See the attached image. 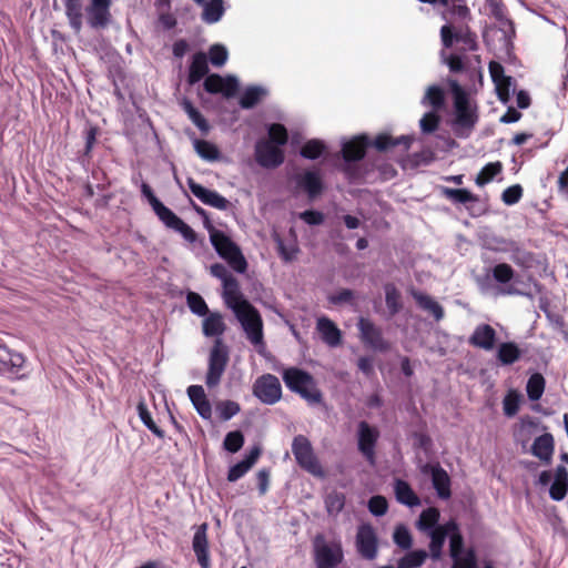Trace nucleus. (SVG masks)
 <instances>
[{
	"label": "nucleus",
	"mask_w": 568,
	"mask_h": 568,
	"mask_svg": "<svg viewBox=\"0 0 568 568\" xmlns=\"http://www.w3.org/2000/svg\"><path fill=\"white\" fill-rule=\"evenodd\" d=\"M244 445V435L240 430H233L226 434L223 447L225 450L234 454L237 453Z\"/></svg>",
	"instance_id": "51"
},
{
	"label": "nucleus",
	"mask_w": 568,
	"mask_h": 568,
	"mask_svg": "<svg viewBox=\"0 0 568 568\" xmlns=\"http://www.w3.org/2000/svg\"><path fill=\"white\" fill-rule=\"evenodd\" d=\"M268 91L261 85H248L242 93L239 104L242 109L248 110L257 105L266 95Z\"/></svg>",
	"instance_id": "31"
},
{
	"label": "nucleus",
	"mask_w": 568,
	"mask_h": 568,
	"mask_svg": "<svg viewBox=\"0 0 568 568\" xmlns=\"http://www.w3.org/2000/svg\"><path fill=\"white\" fill-rule=\"evenodd\" d=\"M357 328L361 342L366 347L382 353L390 348L389 342L384 338L383 329L369 318L359 317Z\"/></svg>",
	"instance_id": "10"
},
{
	"label": "nucleus",
	"mask_w": 568,
	"mask_h": 568,
	"mask_svg": "<svg viewBox=\"0 0 568 568\" xmlns=\"http://www.w3.org/2000/svg\"><path fill=\"white\" fill-rule=\"evenodd\" d=\"M186 304L191 312L199 316H205L210 312L206 302L199 293L189 292L186 295Z\"/></svg>",
	"instance_id": "48"
},
{
	"label": "nucleus",
	"mask_w": 568,
	"mask_h": 568,
	"mask_svg": "<svg viewBox=\"0 0 568 568\" xmlns=\"http://www.w3.org/2000/svg\"><path fill=\"white\" fill-rule=\"evenodd\" d=\"M26 363L23 354L10 349L0 338V374L19 376Z\"/></svg>",
	"instance_id": "16"
},
{
	"label": "nucleus",
	"mask_w": 568,
	"mask_h": 568,
	"mask_svg": "<svg viewBox=\"0 0 568 568\" xmlns=\"http://www.w3.org/2000/svg\"><path fill=\"white\" fill-rule=\"evenodd\" d=\"M426 558L427 552L425 550H414L403 556L397 565L398 568H417L424 564Z\"/></svg>",
	"instance_id": "47"
},
{
	"label": "nucleus",
	"mask_w": 568,
	"mask_h": 568,
	"mask_svg": "<svg viewBox=\"0 0 568 568\" xmlns=\"http://www.w3.org/2000/svg\"><path fill=\"white\" fill-rule=\"evenodd\" d=\"M453 530H457V523L455 520H449L430 531L429 550L433 558L437 559L440 557L445 539Z\"/></svg>",
	"instance_id": "23"
},
{
	"label": "nucleus",
	"mask_w": 568,
	"mask_h": 568,
	"mask_svg": "<svg viewBox=\"0 0 568 568\" xmlns=\"http://www.w3.org/2000/svg\"><path fill=\"white\" fill-rule=\"evenodd\" d=\"M496 356L503 365H511L520 358L521 351L516 343L505 342L498 346Z\"/></svg>",
	"instance_id": "35"
},
{
	"label": "nucleus",
	"mask_w": 568,
	"mask_h": 568,
	"mask_svg": "<svg viewBox=\"0 0 568 568\" xmlns=\"http://www.w3.org/2000/svg\"><path fill=\"white\" fill-rule=\"evenodd\" d=\"M229 58L227 49L223 44H213L209 49V59L214 67H223Z\"/></svg>",
	"instance_id": "52"
},
{
	"label": "nucleus",
	"mask_w": 568,
	"mask_h": 568,
	"mask_svg": "<svg viewBox=\"0 0 568 568\" xmlns=\"http://www.w3.org/2000/svg\"><path fill=\"white\" fill-rule=\"evenodd\" d=\"M439 510L435 507H429L420 513L417 526L420 530H433L437 527L436 525L439 520Z\"/></svg>",
	"instance_id": "45"
},
{
	"label": "nucleus",
	"mask_w": 568,
	"mask_h": 568,
	"mask_svg": "<svg viewBox=\"0 0 568 568\" xmlns=\"http://www.w3.org/2000/svg\"><path fill=\"white\" fill-rule=\"evenodd\" d=\"M530 452L542 464L549 465L552 460V455L555 452L554 436L550 433H545L536 437L531 445Z\"/></svg>",
	"instance_id": "22"
},
{
	"label": "nucleus",
	"mask_w": 568,
	"mask_h": 568,
	"mask_svg": "<svg viewBox=\"0 0 568 568\" xmlns=\"http://www.w3.org/2000/svg\"><path fill=\"white\" fill-rule=\"evenodd\" d=\"M187 185L194 196L202 203L210 205L214 209L225 211L230 207L231 203L227 199L213 190H209L203 185L195 182L192 178L187 179Z\"/></svg>",
	"instance_id": "18"
},
{
	"label": "nucleus",
	"mask_w": 568,
	"mask_h": 568,
	"mask_svg": "<svg viewBox=\"0 0 568 568\" xmlns=\"http://www.w3.org/2000/svg\"><path fill=\"white\" fill-rule=\"evenodd\" d=\"M413 142L414 138L412 135L393 138L387 133H381L376 135L374 141H371L368 135L361 134L345 142L341 152L344 161L351 163L364 159L369 146H374L377 151L384 152L397 145H402L403 152H407Z\"/></svg>",
	"instance_id": "2"
},
{
	"label": "nucleus",
	"mask_w": 568,
	"mask_h": 568,
	"mask_svg": "<svg viewBox=\"0 0 568 568\" xmlns=\"http://www.w3.org/2000/svg\"><path fill=\"white\" fill-rule=\"evenodd\" d=\"M388 504L384 496L376 495L371 497V499L368 500V510L374 516H383L386 514Z\"/></svg>",
	"instance_id": "61"
},
{
	"label": "nucleus",
	"mask_w": 568,
	"mask_h": 568,
	"mask_svg": "<svg viewBox=\"0 0 568 568\" xmlns=\"http://www.w3.org/2000/svg\"><path fill=\"white\" fill-rule=\"evenodd\" d=\"M203 4L202 20L209 24L219 22L225 11L223 0H209Z\"/></svg>",
	"instance_id": "36"
},
{
	"label": "nucleus",
	"mask_w": 568,
	"mask_h": 568,
	"mask_svg": "<svg viewBox=\"0 0 568 568\" xmlns=\"http://www.w3.org/2000/svg\"><path fill=\"white\" fill-rule=\"evenodd\" d=\"M520 396L515 390H510L503 400V408L506 416H515L519 410Z\"/></svg>",
	"instance_id": "54"
},
{
	"label": "nucleus",
	"mask_w": 568,
	"mask_h": 568,
	"mask_svg": "<svg viewBox=\"0 0 568 568\" xmlns=\"http://www.w3.org/2000/svg\"><path fill=\"white\" fill-rule=\"evenodd\" d=\"M440 193L444 197L456 204H467L478 201V196L466 189H452L442 186Z\"/></svg>",
	"instance_id": "34"
},
{
	"label": "nucleus",
	"mask_w": 568,
	"mask_h": 568,
	"mask_svg": "<svg viewBox=\"0 0 568 568\" xmlns=\"http://www.w3.org/2000/svg\"><path fill=\"white\" fill-rule=\"evenodd\" d=\"M292 453L301 468L312 475H322V467L314 454L311 442L303 435L294 437Z\"/></svg>",
	"instance_id": "8"
},
{
	"label": "nucleus",
	"mask_w": 568,
	"mask_h": 568,
	"mask_svg": "<svg viewBox=\"0 0 568 568\" xmlns=\"http://www.w3.org/2000/svg\"><path fill=\"white\" fill-rule=\"evenodd\" d=\"M203 88L207 93L219 94L224 98H233L239 91V81L234 75H221L217 73L209 74L204 82Z\"/></svg>",
	"instance_id": "14"
},
{
	"label": "nucleus",
	"mask_w": 568,
	"mask_h": 568,
	"mask_svg": "<svg viewBox=\"0 0 568 568\" xmlns=\"http://www.w3.org/2000/svg\"><path fill=\"white\" fill-rule=\"evenodd\" d=\"M450 534L449 548L452 558L459 559L464 547V538L459 532V529L453 530Z\"/></svg>",
	"instance_id": "60"
},
{
	"label": "nucleus",
	"mask_w": 568,
	"mask_h": 568,
	"mask_svg": "<svg viewBox=\"0 0 568 568\" xmlns=\"http://www.w3.org/2000/svg\"><path fill=\"white\" fill-rule=\"evenodd\" d=\"M253 395L265 405H274L282 398L280 379L270 373L256 378L252 387Z\"/></svg>",
	"instance_id": "9"
},
{
	"label": "nucleus",
	"mask_w": 568,
	"mask_h": 568,
	"mask_svg": "<svg viewBox=\"0 0 568 568\" xmlns=\"http://www.w3.org/2000/svg\"><path fill=\"white\" fill-rule=\"evenodd\" d=\"M223 288L224 301L234 312L236 307L243 302H248L247 300L243 298L242 293L240 292L237 280L235 277L227 280V282L223 284Z\"/></svg>",
	"instance_id": "32"
},
{
	"label": "nucleus",
	"mask_w": 568,
	"mask_h": 568,
	"mask_svg": "<svg viewBox=\"0 0 568 568\" xmlns=\"http://www.w3.org/2000/svg\"><path fill=\"white\" fill-rule=\"evenodd\" d=\"M523 186L520 184H514L508 186L501 193V200L506 205H514L523 197Z\"/></svg>",
	"instance_id": "57"
},
{
	"label": "nucleus",
	"mask_w": 568,
	"mask_h": 568,
	"mask_svg": "<svg viewBox=\"0 0 568 568\" xmlns=\"http://www.w3.org/2000/svg\"><path fill=\"white\" fill-rule=\"evenodd\" d=\"M345 495L343 493L333 490L325 497V508L328 515H338L345 506Z\"/></svg>",
	"instance_id": "42"
},
{
	"label": "nucleus",
	"mask_w": 568,
	"mask_h": 568,
	"mask_svg": "<svg viewBox=\"0 0 568 568\" xmlns=\"http://www.w3.org/2000/svg\"><path fill=\"white\" fill-rule=\"evenodd\" d=\"M226 331L223 316L219 312H209L202 323V332L206 337H217L209 354V365L205 376V384L209 388L216 387L230 361L229 347L224 344L222 336Z\"/></svg>",
	"instance_id": "1"
},
{
	"label": "nucleus",
	"mask_w": 568,
	"mask_h": 568,
	"mask_svg": "<svg viewBox=\"0 0 568 568\" xmlns=\"http://www.w3.org/2000/svg\"><path fill=\"white\" fill-rule=\"evenodd\" d=\"M501 170L503 164L499 161L487 163L477 174L475 180L476 184L483 186L489 183L496 175L501 172Z\"/></svg>",
	"instance_id": "41"
},
{
	"label": "nucleus",
	"mask_w": 568,
	"mask_h": 568,
	"mask_svg": "<svg viewBox=\"0 0 568 568\" xmlns=\"http://www.w3.org/2000/svg\"><path fill=\"white\" fill-rule=\"evenodd\" d=\"M296 186L303 190L308 199L314 200L320 196L324 190V183L320 172L307 170L295 176Z\"/></svg>",
	"instance_id": "20"
},
{
	"label": "nucleus",
	"mask_w": 568,
	"mask_h": 568,
	"mask_svg": "<svg viewBox=\"0 0 568 568\" xmlns=\"http://www.w3.org/2000/svg\"><path fill=\"white\" fill-rule=\"evenodd\" d=\"M64 4L65 16L71 29L75 33L82 30V1L81 0H62Z\"/></svg>",
	"instance_id": "29"
},
{
	"label": "nucleus",
	"mask_w": 568,
	"mask_h": 568,
	"mask_svg": "<svg viewBox=\"0 0 568 568\" xmlns=\"http://www.w3.org/2000/svg\"><path fill=\"white\" fill-rule=\"evenodd\" d=\"M396 499L406 506L414 507L419 505V498L405 480L398 479L395 483Z\"/></svg>",
	"instance_id": "33"
},
{
	"label": "nucleus",
	"mask_w": 568,
	"mask_h": 568,
	"mask_svg": "<svg viewBox=\"0 0 568 568\" xmlns=\"http://www.w3.org/2000/svg\"><path fill=\"white\" fill-rule=\"evenodd\" d=\"M452 568H477L475 551L469 549L464 558L455 559Z\"/></svg>",
	"instance_id": "64"
},
{
	"label": "nucleus",
	"mask_w": 568,
	"mask_h": 568,
	"mask_svg": "<svg viewBox=\"0 0 568 568\" xmlns=\"http://www.w3.org/2000/svg\"><path fill=\"white\" fill-rule=\"evenodd\" d=\"M450 90L455 113L453 130L456 136L466 139L471 134L478 122L477 106L470 104L469 94L456 80L450 81Z\"/></svg>",
	"instance_id": "3"
},
{
	"label": "nucleus",
	"mask_w": 568,
	"mask_h": 568,
	"mask_svg": "<svg viewBox=\"0 0 568 568\" xmlns=\"http://www.w3.org/2000/svg\"><path fill=\"white\" fill-rule=\"evenodd\" d=\"M356 548L363 558L367 560H373L376 558L378 541L376 532L371 525L364 524L358 527L356 534Z\"/></svg>",
	"instance_id": "15"
},
{
	"label": "nucleus",
	"mask_w": 568,
	"mask_h": 568,
	"mask_svg": "<svg viewBox=\"0 0 568 568\" xmlns=\"http://www.w3.org/2000/svg\"><path fill=\"white\" fill-rule=\"evenodd\" d=\"M496 88V93L498 99L503 103H507L510 99V87L513 84V78L509 75H506L505 78H501V80H498L494 83Z\"/></svg>",
	"instance_id": "58"
},
{
	"label": "nucleus",
	"mask_w": 568,
	"mask_h": 568,
	"mask_svg": "<svg viewBox=\"0 0 568 568\" xmlns=\"http://www.w3.org/2000/svg\"><path fill=\"white\" fill-rule=\"evenodd\" d=\"M316 329L318 331L322 341L331 347H336L342 343V332L337 325L328 317H321L317 320Z\"/></svg>",
	"instance_id": "25"
},
{
	"label": "nucleus",
	"mask_w": 568,
	"mask_h": 568,
	"mask_svg": "<svg viewBox=\"0 0 568 568\" xmlns=\"http://www.w3.org/2000/svg\"><path fill=\"white\" fill-rule=\"evenodd\" d=\"M491 272L494 280L500 284L509 283L515 276V271L507 263L495 265Z\"/></svg>",
	"instance_id": "53"
},
{
	"label": "nucleus",
	"mask_w": 568,
	"mask_h": 568,
	"mask_svg": "<svg viewBox=\"0 0 568 568\" xmlns=\"http://www.w3.org/2000/svg\"><path fill=\"white\" fill-rule=\"evenodd\" d=\"M568 491V483L560 481L559 479H555L550 486L549 495L554 500H562Z\"/></svg>",
	"instance_id": "63"
},
{
	"label": "nucleus",
	"mask_w": 568,
	"mask_h": 568,
	"mask_svg": "<svg viewBox=\"0 0 568 568\" xmlns=\"http://www.w3.org/2000/svg\"><path fill=\"white\" fill-rule=\"evenodd\" d=\"M268 139L266 141H272L275 145L280 148L284 146L288 141V133L286 128L281 123H272L268 126Z\"/></svg>",
	"instance_id": "50"
},
{
	"label": "nucleus",
	"mask_w": 568,
	"mask_h": 568,
	"mask_svg": "<svg viewBox=\"0 0 568 568\" xmlns=\"http://www.w3.org/2000/svg\"><path fill=\"white\" fill-rule=\"evenodd\" d=\"M497 341V333L489 324H479L470 335L468 343L477 348L491 351Z\"/></svg>",
	"instance_id": "21"
},
{
	"label": "nucleus",
	"mask_w": 568,
	"mask_h": 568,
	"mask_svg": "<svg viewBox=\"0 0 568 568\" xmlns=\"http://www.w3.org/2000/svg\"><path fill=\"white\" fill-rule=\"evenodd\" d=\"M545 378L540 373L532 374L527 382L526 392L530 400H538L541 398L545 390Z\"/></svg>",
	"instance_id": "39"
},
{
	"label": "nucleus",
	"mask_w": 568,
	"mask_h": 568,
	"mask_svg": "<svg viewBox=\"0 0 568 568\" xmlns=\"http://www.w3.org/2000/svg\"><path fill=\"white\" fill-rule=\"evenodd\" d=\"M379 438V432L376 427L371 426L367 422L362 420L358 423L357 430V447L359 453L365 459L374 465L376 460V444Z\"/></svg>",
	"instance_id": "13"
},
{
	"label": "nucleus",
	"mask_w": 568,
	"mask_h": 568,
	"mask_svg": "<svg viewBox=\"0 0 568 568\" xmlns=\"http://www.w3.org/2000/svg\"><path fill=\"white\" fill-rule=\"evenodd\" d=\"M282 378L291 392L300 395L310 405L323 404V393L308 372L297 367H288L283 371Z\"/></svg>",
	"instance_id": "4"
},
{
	"label": "nucleus",
	"mask_w": 568,
	"mask_h": 568,
	"mask_svg": "<svg viewBox=\"0 0 568 568\" xmlns=\"http://www.w3.org/2000/svg\"><path fill=\"white\" fill-rule=\"evenodd\" d=\"M417 304L425 311L429 312L436 321H440L444 317V308L442 305L433 300L430 296L425 294H415L414 295Z\"/></svg>",
	"instance_id": "38"
},
{
	"label": "nucleus",
	"mask_w": 568,
	"mask_h": 568,
	"mask_svg": "<svg viewBox=\"0 0 568 568\" xmlns=\"http://www.w3.org/2000/svg\"><path fill=\"white\" fill-rule=\"evenodd\" d=\"M112 0H90L87 8L88 23L93 29H104L111 21Z\"/></svg>",
	"instance_id": "17"
},
{
	"label": "nucleus",
	"mask_w": 568,
	"mask_h": 568,
	"mask_svg": "<svg viewBox=\"0 0 568 568\" xmlns=\"http://www.w3.org/2000/svg\"><path fill=\"white\" fill-rule=\"evenodd\" d=\"M182 109L187 114L189 119L193 122V124L204 134H206L210 130V124L203 114L193 105V103L184 99L181 103Z\"/></svg>",
	"instance_id": "37"
},
{
	"label": "nucleus",
	"mask_w": 568,
	"mask_h": 568,
	"mask_svg": "<svg viewBox=\"0 0 568 568\" xmlns=\"http://www.w3.org/2000/svg\"><path fill=\"white\" fill-rule=\"evenodd\" d=\"M241 410L240 404L234 400L219 403L217 412L222 420H229Z\"/></svg>",
	"instance_id": "55"
},
{
	"label": "nucleus",
	"mask_w": 568,
	"mask_h": 568,
	"mask_svg": "<svg viewBox=\"0 0 568 568\" xmlns=\"http://www.w3.org/2000/svg\"><path fill=\"white\" fill-rule=\"evenodd\" d=\"M141 192L143 196L148 200L149 204L152 206L159 220L170 210L155 196L151 186L148 183L143 182L141 184Z\"/></svg>",
	"instance_id": "43"
},
{
	"label": "nucleus",
	"mask_w": 568,
	"mask_h": 568,
	"mask_svg": "<svg viewBox=\"0 0 568 568\" xmlns=\"http://www.w3.org/2000/svg\"><path fill=\"white\" fill-rule=\"evenodd\" d=\"M326 150V145L322 140L312 139L305 142L301 148L300 154L308 160L318 159Z\"/></svg>",
	"instance_id": "40"
},
{
	"label": "nucleus",
	"mask_w": 568,
	"mask_h": 568,
	"mask_svg": "<svg viewBox=\"0 0 568 568\" xmlns=\"http://www.w3.org/2000/svg\"><path fill=\"white\" fill-rule=\"evenodd\" d=\"M440 40L445 49H452L455 43H462L464 52L478 49L477 36L467 24H444L440 28Z\"/></svg>",
	"instance_id": "6"
},
{
	"label": "nucleus",
	"mask_w": 568,
	"mask_h": 568,
	"mask_svg": "<svg viewBox=\"0 0 568 568\" xmlns=\"http://www.w3.org/2000/svg\"><path fill=\"white\" fill-rule=\"evenodd\" d=\"M186 392L197 414L204 419H210L212 417V405L204 388L201 385H191Z\"/></svg>",
	"instance_id": "24"
},
{
	"label": "nucleus",
	"mask_w": 568,
	"mask_h": 568,
	"mask_svg": "<svg viewBox=\"0 0 568 568\" xmlns=\"http://www.w3.org/2000/svg\"><path fill=\"white\" fill-rule=\"evenodd\" d=\"M432 481L439 498L448 499L452 496L450 478L447 471L443 469L440 466H436L433 468Z\"/></svg>",
	"instance_id": "30"
},
{
	"label": "nucleus",
	"mask_w": 568,
	"mask_h": 568,
	"mask_svg": "<svg viewBox=\"0 0 568 568\" xmlns=\"http://www.w3.org/2000/svg\"><path fill=\"white\" fill-rule=\"evenodd\" d=\"M254 159L262 168L275 169L284 163L285 154L282 148L275 145L272 141L260 139L255 143Z\"/></svg>",
	"instance_id": "12"
},
{
	"label": "nucleus",
	"mask_w": 568,
	"mask_h": 568,
	"mask_svg": "<svg viewBox=\"0 0 568 568\" xmlns=\"http://www.w3.org/2000/svg\"><path fill=\"white\" fill-rule=\"evenodd\" d=\"M394 542L402 549L412 547V535L405 526H397L394 531Z\"/></svg>",
	"instance_id": "59"
},
{
	"label": "nucleus",
	"mask_w": 568,
	"mask_h": 568,
	"mask_svg": "<svg viewBox=\"0 0 568 568\" xmlns=\"http://www.w3.org/2000/svg\"><path fill=\"white\" fill-rule=\"evenodd\" d=\"M210 241L217 252L230 266L239 272L246 271L247 263L240 247L223 231L216 230L213 225L209 226Z\"/></svg>",
	"instance_id": "5"
},
{
	"label": "nucleus",
	"mask_w": 568,
	"mask_h": 568,
	"mask_svg": "<svg viewBox=\"0 0 568 568\" xmlns=\"http://www.w3.org/2000/svg\"><path fill=\"white\" fill-rule=\"evenodd\" d=\"M427 102L435 111H439L445 104V92L438 85H430L425 94L424 103Z\"/></svg>",
	"instance_id": "46"
},
{
	"label": "nucleus",
	"mask_w": 568,
	"mask_h": 568,
	"mask_svg": "<svg viewBox=\"0 0 568 568\" xmlns=\"http://www.w3.org/2000/svg\"><path fill=\"white\" fill-rule=\"evenodd\" d=\"M207 524L200 525L193 536L192 547L201 568H211V559L209 552Z\"/></svg>",
	"instance_id": "19"
},
{
	"label": "nucleus",
	"mask_w": 568,
	"mask_h": 568,
	"mask_svg": "<svg viewBox=\"0 0 568 568\" xmlns=\"http://www.w3.org/2000/svg\"><path fill=\"white\" fill-rule=\"evenodd\" d=\"M197 154L207 161H215L220 156L219 149L213 143L205 140H196L194 142Z\"/></svg>",
	"instance_id": "49"
},
{
	"label": "nucleus",
	"mask_w": 568,
	"mask_h": 568,
	"mask_svg": "<svg viewBox=\"0 0 568 568\" xmlns=\"http://www.w3.org/2000/svg\"><path fill=\"white\" fill-rule=\"evenodd\" d=\"M138 414L142 423L148 427L149 430H151L156 437L163 439L165 434L164 432L158 427V425L154 423L151 413L148 409V406L144 402H140L138 404Z\"/></svg>",
	"instance_id": "44"
},
{
	"label": "nucleus",
	"mask_w": 568,
	"mask_h": 568,
	"mask_svg": "<svg viewBox=\"0 0 568 568\" xmlns=\"http://www.w3.org/2000/svg\"><path fill=\"white\" fill-rule=\"evenodd\" d=\"M344 555L339 544L328 545L322 536L314 541V561L316 568H336L343 561Z\"/></svg>",
	"instance_id": "11"
},
{
	"label": "nucleus",
	"mask_w": 568,
	"mask_h": 568,
	"mask_svg": "<svg viewBox=\"0 0 568 568\" xmlns=\"http://www.w3.org/2000/svg\"><path fill=\"white\" fill-rule=\"evenodd\" d=\"M169 229L179 232L184 240L194 243L197 239L195 231L180 219L171 209L160 219Z\"/></svg>",
	"instance_id": "26"
},
{
	"label": "nucleus",
	"mask_w": 568,
	"mask_h": 568,
	"mask_svg": "<svg viewBox=\"0 0 568 568\" xmlns=\"http://www.w3.org/2000/svg\"><path fill=\"white\" fill-rule=\"evenodd\" d=\"M247 338L254 345L263 343V322L258 311L250 303L243 302L235 310Z\"/></svg>",
	"instance_id": "7"
},
{
	"label": "nucleus",
	"mask_w": 568,
	"mask_h": 568,
	"mask_svg": "<svg viewBox=\"0 0 568 568\" xmlns=\"http://www.w3.org/2000/svg\"><path fill=\"white\" fill-rule=\"evenodd\" d=\"M440 122V116L435 112H427L423 115V118L419 121L420 130L424 133H433L435 132Z\"/></svg>",
	"instance_id": "56"
},
{
	"label": "nucleus",
	"mask_w": 568,
	"mask_h": 568,
	"mask_svg": "<svg viewBox=\"0 0 568 568\" xmlns=\"http://www.w3.org/2000/svg\"><path fill=\"white\" fill-rule=\"evenodd\" d=\"M207 55L204 52H196L192 57L189 68L187 80L190 84L199 82L202 78L209 74Z\"/></svg>",
	"instance_id": "28"
},
{
	"label": "nucleus",
	"mask_w": 568,
	"mask_h": 568,
	"mask_svg": "<svg viewBox=\"0 0 568 568\" xmlns=\"http://www.w3.org/2000/svg\"><path fill=\"white\" fill-rule=\"evenodd\" d=\"M442 57L444 58V61L448 65L450 72L458 73L464 71L465 63L460 54L452 53L448 57H445V52L442 51Z\"/></svg>",
	"instance_id": "62"
},
{
	"label": "nucleus",
	"mask_w": 568,
	"mask_h": 568,
	"mask_svg": "<svg viewBox=\"0 0 568 568\" xmlns=\"http://www.w3.org/2000/svg\"><path fill=\"white\" fill-rule=\"evenodd\" d=\"M260 455V447H253L243 460L239 462L229 469L227 480L233 483L243 477L257 462Z\"/></svg>",
	"instance_id": "27"
}]
</instances>
